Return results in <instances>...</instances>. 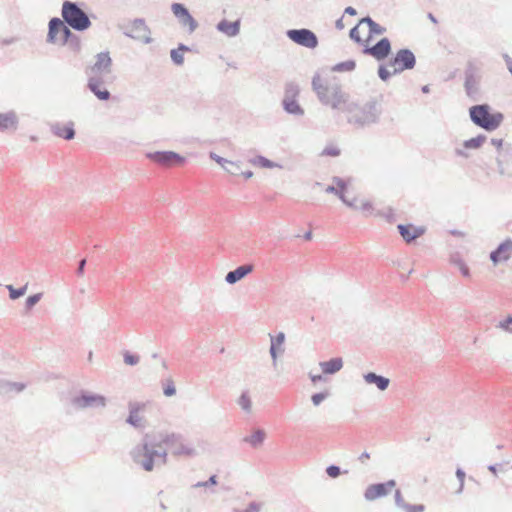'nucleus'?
<instances>
[{
	"label": "nucleus",
	"instance_id": "1",
	"mask_svg": "<svg viewBox=\"0 0 512 512\" xmlns=\"http://www.w3.org/2000/svg\"><path fill=\"white\" fill-rule=\"evenodd\" d=\"M129 456L132 462L146 472L160 468L167 462V450L162 442H155L145 435L141 442L134 445Z\"/></svg>",
	"mask_w": 512,
	"mask_h": 512
},
{
	"label": "nucleus",
	"instance_id": "2",
	"mask_svg": "<svg viewBox=\"0 0 512 512\" xmlns=\"http://www.w3.org/2000/svg\"><path fill=\"white\" fill-rule=\"evenodd\" d=\"M346 120L355 127H367L378 122L381 108L377 101H361L351 98L348 106L343 108Z\"/></svg>",
	"mask_w": 512,
	"mask_h": 512
},
{
	"label": "nucleus",
	"instance_id": "3",
	"mask_svg": "<svg viewBox=\"0 0 512 512\" xmlns=\"http://www.w3.org/2000/svg\"><path fill=\"white\" fill-rule=\"evenodd\" d=\"M312 89L316 93L319 102L333 110L341 111L346 108L351 100V96L345 92L339 84L324 83L319 75L312 79Z\"/></svg>",
	"mask_w": 512,
	"mask_h": 512
},
{
	"label": "nucleus",
	"instance_id": "4",
	"mask_svg": "<svg viewBox=\"0 0 512 512\" xmlns=\"http://www.w3.org/2000/svg\"><path fill=\"white\" fill-rule=\"evenodd\" d=\"M470 118L474 124L487 130H495L502 122L501 113H491L488 105H475L469 109Z\"/></svg>",
	"mask_w": 512,
	"mask_h": 512
},
{
	"label": "nucleus",
	"instance_id": "5",
	"mask_svg": "<svg viewBox=\"0 0 512 512\" xmlns=\"http://www.w3.org/2000/svg\"><path fill=\"white\" fill-rule=\"evenodd\" d=\"M61 14L64 23L77 31H84L91 26L89 17L75 2L65 1Z\"/></svg>",
	"mask_w": 512,
	"mask_h": 512
},
{
	"label": "nucleus",
	"instance_id": "6",
	"mask_svg": "<svg viewBox=\"0 0 512 512\" xmlns=\"http://www.w3.org/2000/svg\"><path fill=\"white\" fill-rule=\"evenodd\" d=\"M125 36L142 44L153 42L152 32L143 19L137 18L121 26Z\"/></svg>",
	"mask_w": 512,
	"mask_h": 512
},
{
	"label": "nucleus",
	"instance_id": "7",
	"mask_svg": "<svg viewBox=\"0 0 512 512\" xmlns=\"http://www.w3.org/2000/svg\"><path fill=\"white\" fill-rule=\"evenodd\" d=\"M300 93L298 84L290 82L285 86L284 97L282 100L283 109L290 115L302 117L305 114L304 108L299 104L297 98Z\"/></svg>",
	"mask_w": 512,
	"mask_h": 512
},
{
	"label": "nucleus",
	"instance_id": "8",
	"mask_svg": "<svg viewBox=\"0 0 512 512\" xmlns=\"http://www.w3.org/2000/svg\"><path fill=\"white\" fill-rule=\"evenodd\" d=\"M129 414L126 423L138 430H144L148 427L147 414L150 405L143 402H131L128 406Z\"/></svg>",
	"mask_w": 512,
	"mask_h": 512
},
{
	"label": "nucleus",
	"instance_id": "9",
	"mask_svg": "<svg viewBox=\"0 0 512 512\" xmlns=\"http://www.w3.org/2000/svg\"><path fill=\"white\" fill-rule=\"evenodd\" d=\"M490 145L497 152V166L498 172L501 175H512L507 169V165L512 163V145L504 142L502 139L492 138L490 140Z\"/></svg>",
	"mask_w": 512,
	"mask_h": 512
},
{
	"label": "nucleus",
	"instance_id": "10",
	"mask_svg": "<svg viewBox=\"0 0 512 512\" xmlns=\"http://www.w3.org/2000/svg\"><path fill=\"white\" fill-rule=\"evenodd\" d=\"M71 34V30L63 20L59 18H52L49 21V31L47 35L48 43L57 46H64L69 40V37H71Z\"/></svg>",
	"mask_w": 512,
	"mask_h": 512
},
{
	"label": "nucleus",
	"instance_id": "11",
	"mask_svg": "<svg viewBox=\"0 0 512 512\" xmlns=\"http://www.w3.org/2000/svg\"><path fill=\"white\" fill-rule=\"evenodd\" d=\"M287 37L294 43L309 49H314L318 45L317 36L309 29L302 28L288 30Z\"/></svg>",
	"mask_w": 512,
	"mask_h": 512
},
{
	"label": "nucleus",
	"instance_id": "12",
	"mask_svg": "<svg viewBox=\"0 0 512 512\" xmlns=\"http://www.w3.org/2000/svg\"><path fill=\"white\" fill-rule=\"evenodd\" d=\"M416 60L414 54L408 49L399 50L395 57L390 60L388 66L393 69V73H400L415 66Z\"/></svg>",
	"mask_w": 512,
	"mask_h": 512
},
{
	"label": "nucleus",
	"instance_id": "13",
	"mask_svg": "<svg viewBox=\"0 0 512 512\" xmlns=\"http://www.w3.org/2000/svg\"><path fill=\"white\" fill-rule=\"evenodd\" d=\"M395 485L396 482L394 480H389L386 483L371 484L364 492V499L371 502L385 497L392 491Z\"/></svg>",
	"mask_w": 512,
	"mask_h": 512
},
{
	"label": "nucleus",
	"instance_id": "14",
	"mask_svg": "<svg viewBox=\"0 0 512 512\" xmlns=\"http://www.w3.org/2000/svg\"><path fill=\"white\" fill-rule=\"evenodd\" d=\"M171 11L174 14V16L178 19L179 23L183 27H187L190 33H193L197 29L198 23L191 16L188 9L183 4L173 3L171 5Z\"/></svg>",
	"mask_w": 512,
	"mask_h": 512
},
{
	"label": "nucleus",
	"instance_id": "15",
	"mask_svg": "<svg viewBox=\"0 0 512 512\" xmlns=\"http://www.w3.org/2000/svg\"><path fill=\"white\" fill-rule=\"evenodd\" d=\"M94 76H105L111 73L112 59L109 52H100L94 57V63L90 68Z\"/></svg>",
	"mask_w": 512,
	"mask_h": 512
},
{
	"label": "nucleus",
	"instance_id": "16",
	"mask_svg": "<svg viewBox=\"0 0 512 512\" xmlns=\"http://www.w3.org/2000/svg\"><path fill=\"white\" fill-rule=\"evenodd\" d=\"M486 140L487 137L484 135H478L477 137L465 140L461 147L455 149V153L460 157L468 158L470 156L469 151L481 148Z\"/></svg>",
	"mask_w": 512,
	"mask_h": 512
},
{
	"label": "nucleus",
	"instance_id": "17",
	"mask_svg": "<svg viewBox=\"0 0 512 512\" xmlns=\"http://www.w3.org/2000/svg\"><path fill=\"white\" fill-rule=\"evenodd\" d=\"M391 51V44L387 38H382L375 45L368 47L366 46L364 52L373 56L377 60L385 59Z\"/></svg>",
	"mask_w": 512,
	"mask_h": 512
},
{
	"label": "nucleus",
	"instance_id": "18",
	"mask_svg": "<svg viewBox=\"0 0 512 512\" xmlns=\"http://www.w3.org/2000/svg\"><path fill=\"white\" fill-rule=\"evenodd\" d=\"M76 405L80 408H103L106 405V401L103 396L84 393L76 399Z\"/></svg>",
	"mask_w": 512,
	"mask_h": 512
},
{
	"label": "nucleus",
	"instance_id": "19",
	"mask_svg": "<svg viewBox=\"0 0 512 512\" xmlns=\"http://www.w3.org/2000/svg\"><path fill=\"white\" fill-rule=\"evenodd\" d=\"M148 157L157 162V163H160L162 165H171L172 163H175V162H183L184 158L175 153V152H172V151H157V152H153V153H149L148 154Z\"/></svg>",
	"mask_w": 512,
	"mask_h": 512
},
{
	"label": "nucleus",
	"instance_id": "20",
	"mask_svg": "<svg viewBox=\"0 0 512 512\" xmlns=\"http://www.w3.org/2000/svg\"><path fill=\"white\" fill-rule=\"evenodd\" d=\"M512 255V241L506 240L490 254V259L494 265L507 261Z\"/></svg>",
	"mask_w": 512,
	"mask_h": 512
},
{
	"label": "nucleus",
	"instance_id": "21",
	"mask_svg": "<svg viewBox=\"0 0 512 512\" xmlns=\"http://www.w3.org/2000/svg\"><path fill=\"white\" fill-rule=\"evenodd\" d=\"M363 380L366 385H373L381 392L385 391L390 384V380L388 378L378 375L374 372L364 374Z\"/></svg>",
	"mask_w": 512,
	"mask_h": 512
},
{
	"label": "nucleus",
	"instance_id": "22",
	"mask_svg": "<svg viewBox=\"0 0 512 512\" xmlns=\"http://www.w3.org/2000/svg\"><path fill=\"white\" fill-rule=\"evenodd\" d=\"M341 200L348 207L353 208L355 210L368 211L370 209V203L366 199L356 196L350 197L349 193L346 195L341 194Z\"/></svg>",
	"mask_w": 512,
	"mask_h": 512
},
{
	"label": "nucleus",
	"instance_id": "23",
	"mask_svg": "<svg viewBox=\"0 0 512 512\" xmlns=\"http://www.w3.org/2000/svg\"><path fill=\"white\" fill-rule=\"evenodd\" d=\"M398 230L403 239L407 242H411L412 240L418 238L423 235L425 229L423 227H415L412 225H398Z\"/></svg>",
	"mask_w": 512,
	"mask_h": 512
},
{
	"label": "nucleus",
	"instance_id": "24",
	"mask_svg": "<svg viewBox=\"0 0 512 512\" xmlns=\"http://www.w3.org/2000/svg\"><path fill=\"white\" fill-rule=\"evenodd\" d=\"M217 30L228 37H235L240 32V20L229 22L227 20H221L217 26Z\"/></svg>",
	"mask_w": 512,
	"mask_h": 512
},
{
	"label": "nucleus",
	"instance_id": "25",
	"mask_svg": "<svg viewBox=\"0 0 512 512\" xmlns=\"http://www.w3.org/2000/svg\"><path fill=\"white\" fill-rule=\"evenodd\" d=\"M319 367L322 374L332 375L341 370L343 367V361L341 358H333L329 361L320 362Z\"/></svg>",
	"mask_w": 512,
	"mask_h": 512
},
{
	"label": "nucleus",
	"instance_id": "26",
	"mask_svg": "<svg viewBox=\"0 0 512 512\" xmlns=\"http://www.w3.org/2000/svg\"><path fill=\"white\" fill-rule=\"evenodd\" d=\"M252 271V266H240L237 269L226 274L225 280L229 284H234L244 278Z\"/></svg>",
	"mask_w": 512,
	"mask_h": 512
},
{
	"label": "nucleus",
	"instance_id": "27",
	"mask_svg": "<svg viewBox=\"0 0 512 512\" xmlns=\"http://www.w3.org/2000/svg\"><path fill=\"white\" fill-rule=\"evenodd\" d=\"M90 90L94 93V95L100 100H108L110 97V93L107 89L102 87V84L96 80L95 78H91L88 84Z\"/></svg>",
	"mask_w": 512,
	"mask_h": 512
},
{
	"label": "nucleus",
	"instance_id": "28",
	"mask_svg": "<svg viewBox=\"0 0 512 512\" xmlns=\"http://www.w3.org/2000/svg\"><path fill=\"white\" fill-rule=\"evenodd\" d=\"M17 125V117L13 112L0 114V129L15 130Z\"/></svg>",
	"mask_w": 512,
	"mask_h": 512
},
{
	"label": "nucleus",
	"instance_id": "29",
	"mask_svg": "<svg viewBox=\"0 0 512 512\" xmlns=\"http://www.w3.org/2000/svg\"><path fill=\"white\" fill-rule=\"evenodd\" d=\"M249 163L255 167H260V168H267V169L282 168V166L280 164L273 162L263 156H256L254 158H251L249 160Z\"/></svg>",
	"mask_w": 512,
	"mask_h": 512
},
{
	"label": "nucleus",
	"instance_id": "30",
	"mask_svg": "<svg viewBox=\"0 0 512 512\" xmlns=\"http://www.w3.org/2000/svg\"><path fill=\"white\" fill-rule=\"evenodd\" d=\"M335 184L329 185L326 187L325 191L327 193H333L337 195L341 199V194L346 195L348 194V187L347 185L340 179H337L334 181Z\"/></svg>",
	"mask_w": 512,
	"mask_h": 512
},
{
	"label": "nucleus",
	"instance_id": "31",
	"mask_svg": "<svg viewBox=\"0 0 512 512\" xmlns=\"http://www.w3.org/2000/svg\"><path fill=\"white\" fill-rule=\"evenodd\" d=\"M360 25H367L368 35L378 34L381 35L385 32V28L374 22L370 17H365L360 20Z\"/></svg>",
	"mask_w": 512,
	"mask_h": 512
},
{
	"label": "nucleus",
	"instance_id": "32",
	"mask_svg": "<svg viewBox=\"0 0 512 512\" xmlns=\"http://www.w3.org/2000/svg\"><path fill=\"white\" fill-rule=\"evenodd\" d=\"M65 45H67L68 48L74 53H79L81 51V39L74 33L71 34V37H69V40Z\"/></svg>",
	"mask_w": 512,
	"mask_h": 512
},
{
	"label": "nucleus",
	"instance_id": "33",
	"mask_svg": "<svg viewBox=\"0 0 512 512\" xmlns=\"http://www.w3.org/2000/svg\"><path fill=\"white\" fill-rule=\"evenodd\" d=\"M27 287H28V284H25L23 287L18 288V289L14 288V286H12V285L6 286V288L9 291V296L12 300H16V299L24 296L25 293L27 292Z\"/></svg>",
	"mask_w": 512,
	"mask_h": 512
},
{
	"label": "nucleus",
	"instance_id": "34",
	"mask_svg": "<svg viewBox=\"0 0 512 512\" xmlns=\"http://www.w3.org/2000/svg\"><path fill=\"white\" fill-rule=\"evenodd\" d=\"M188 48L184 45H180V47L176 50H172L171 51V59L174 61L175 64L177 65H182L183 62H184V57H183V51L187 50Z\"/></svg>",
	"mask_w": 512,
	"mask_h": 512
},
{
	"label": "nucleus",
	"instance_id": "35",
	"mask_svg": "<svg viewBox=\"0 0 512 512\" xmlns=\"http://www.w3.org/2000/svg\"><path fill=\"white\" fill-rule=\"evenodd\" d=\"M55 134L65 139H72L75 135V132L71 126L55 127Z\"/></svg>",
	"mask_w": 512,
	"mask_h": 512
},
{
	"label": "nucleus",
	"instance_id": "36",
	"mask_svg": "<svg viewBox=\"0 0 512 512\" xmlns=\"http://www.w3.org/2000/svg\"><path fill=\"white\" fill-rule=\"evenodd\" d=\"M354 68H355V62L353 60H348V61L336 64L332 68V71H335V72H348V71L354 70Z\"/></svg>",
	"mask_w": 512,
	"mask_h": 512
},
{
	"label": "nucleus",
	"instance_id": "37",
	"mask_svg": "<svg viewBox=\"0 0 512 512\" xmlns=\"http://www.w3.org/2000/svg\"><path fill=\"white\" fill-rule=\"evenodd\" d=\"M238 405L246 412L250 413L251 410H252V403H251V400L249 398V396L247 395V393H243L238 401H237Z\"/></svg>",
	"mask_w": 512,
	"mask_h": 512
},
{
	"label": "nucleus",
	"instance_id": "38",
	"mask_svg": "<svg viewBox=\"0 0 512 512\" xmlns=\"http://www.w3.org/2000/svg\"><path fill=\"white\" fill-rule=\"evenodd\" d=\"M264 437H265V433L263 431H256L255 433H253L248 439L247 441L249 443H251L253 446H258L260 445L263 440H264Z\"/></svg>",
	"mask_w": 512,
	"mask_h": 512
},
{
	"label": "nucleus",
	"instance_id": "39",
	"mask_svg": "<svg viewBox=\"0 0 512 512\" xmlns=\"http://www.w3.org/2000/svg\"><path fill=\"white\" fill-rule=\"evenodd\" d=\"M497 328L505 331V332H508V333H511L512 334V316H507L506 319L500 321L497 325H496Z\"/></svg>",
	"mask_w": 512,
	"mask_h": 512
},
{
	"label": "nucleus",
	"instance_id": "40",
	"mask_svg": "<svg viewBox=\"0 0 512 512\" xmlns=\"http://www.w3.org/2000/svg\"><path fill=\"white\" fill-rule=\"evenodd\" d=\"M393 74V69H391L388 65H381L378 69V75L383 81H386Z\"/></svg>",
	"mask_w": 512,
	"mask_h": 512
},
{
	"label": "nucleus",
	"instance_id": "41",
	"mask_svg": "<svg viewBox=\"0 0 512 512\" xmlns=\"http://www.w3.org/2000/svg\"><path fill=\"white\" fill-rule=\"evenodd\" d=\"M328 396H329L328 391L316 393V394L312 395L311 401L314 406H319L326 398H328Z\"/></svg>",
	"mask_w": 512,
	"mask_h": 512
},
{
	"label": "nucleus",
	"instance_id": "42",
	"mask_svg": "<svg viewBox=\"0 0 512 512\" xmlns=\"http://www.w3.org/2000/svg\"><path fill=\"white\" fill-rule=\"evenodd\" d=\"M240 168H241V165L239 162H234V161L229 160L227 163V167H225L224 170L230 174L236 175L239 173Z\"/></svg>",
	"mask_w": 512,
	"mask_h": 512
},
{
	"label": "nucleus",
	"instance_id": "43",
	"mask_svg": "<svg viewBox=\"0 0 512 512\" xmlns=\"http://www.w3.org/2000/svg\"><path fill=\"white\" fill-rule=\"evenodd\" d=\"M284 352L283 346H275V350H272V344L270 345V354L273 360V366L277 368V357L282 355Z\"/></svg>",
	"mask_w": 512,
	"mask_h": 512
},
{
	"label": "nucleus",
	"instance_id": "44",
	"mask_svg": "<svg viewBox=\"0 0 512 512\" xmlns=\"http://www.w3.org/2000/svg\"><path fill=\"white\" fill-rule=\"evenodd\" d=\"M42 298V293H37L34 295L29 296L26 299V309H31L34 305H36L40 299Z\"/></svg>",
	"mask_w": 512,
	"mask_h": 512
},
{
	"label": "nucleus",
	"instance_id": "45",
	"mask_svg": "<svg viewBox=\"0 0 512 512\" xmlns=\"http://www.w3.org/2000/svg\"><path fill=\"white\" fill-rule=\"evenodd\" d=\"M404 512H424L425 506L423 504H409L407 503L406 506L402 509Z\"/></svg>",
	"mask_w": 512,
	"mask_h": 512
},
{
	"label": "nucleus",
	"instance_id": "46",
	"mask_svg": "<svg viewBox=\"0 0 512 512\" xmlns=\"http://www.w3.org/2000/svg\"><path fill=\"white\" fill-rule=\"evenodd\" d=\"M363 26L364 25H360L359 22L357 26L352 28L350 31V38L356 42H361L360 30L362 29Z\"/></svg>",
	"mask_w": 512,
	"mask_h": 512
},
{
	"label": "nucleus",
	"instance_id": "47",
	"mask_svg": "<svg viewBox=\"0 0 512 512\" xmlns=\"http://www.w3.org/2000/svg\"><path fill=\"white\" fill-rule=\"evenodd\" d=\"M271 343H272V350H275V346H283L285 335L284 333H279L276 337H270Z\"/></svg>",
	"mask_w": 512,
	"mask_h": 512
},
{
	"label": "nucleus",
	"instance_id": "48",
	"mask_svg": "<svg viewBox=\"0 0 512 512\" xmlns=\"http://www.w3.org/2000/svg\"><path fill=\"white\" fill-rule=\"evenodd\" d=\"M326 473L331 478H337L341 474L340 467L331 465L326 468Z\"/></svg>",
	"mask_w": 512,
	"mask_h": 512
},
{
	"label": "nucleus",
	"instance_id": "49",
	"mask_svg": "<svg viewBox=\"0 0 512 512\" xmlns=\"http://www.w3.org/2000/svg\"><path fill=\"white\" fill-rule=\"evenodd\" d=\"M124 362L127 365H136L139 363V357L130 353H125Z\"/></svg>",
	"mask_w": 512,
	"mask_h": 512
},
{
	"label": "nucleus",
	"instance_id": "50",
	"mask_svg": "<svg viewBox=\"0 0 512 512\" xmlns=\"http://www.w3.org/2000/svg\"><path fill=\"white\" fill-rule=\"evenodd\" d=\"M407 502L404 501L401 492L399 490H396L395 492V505L399 509H403L404 506H406Z\"/></svg>",
	"mask_w": 512,
	"mask_h": 512
},
{
	"label": "nucleus",
	"instance_id": "51",
	"mask_svg": "<svg viewBox=\"0 0 512 512\" xmlns=\"http://www.w3.org/2000/svg\"><path fill=\"white\" fill-rule=\"evenodd\" d=\"M164 395L167 397L174 396L176 394L175 386L172 382H169L164 388Z\"/></svg>",
	"mask_w": 512,
	"mask_h": 512
},
{
	"label": "nucleus",
	"instance_id": "52",
	"mask_svg": "<svg viewBox=\"0 0 512 512\" xmlns=\"http://www.w3.org/2000/svg\"><path fill=\"white\" fill-rule=\"evenodd\" d=\"M310 378H311V381L316 384L318 381H322V382H325L326 381V377L323 376L322 374H313V373H310Z\"/></svg>",
	"mask_w": 512,
	"mask_h": 512
},
{
	"label": "nucleus",
	"instance_id": "53",
	"mask_svg": "<svg viewBox=\"0 0 512 512\" xmlns=\"http://www.w3.org/2000/svg\"><path fill=\"white\" fill-rule=\"evenodd\" d=\"M456 477L460 481V490H461L463 487V483H464L465 473L461 469H457Z\"/></svg>",
	"mask_w": 512,
	"mask_h": 512
},
{
	"label": "nucleus",
	"instance_id": "54",
	"mask_svg": "<svg viewBox=\"0 0 512 512\" xmlns=\"http://www.w3.org/2000/svg\"><path fill=\"white\" fill-rule=\"evenodd\" d=\"M459 268H460L461 273H462L464 276H466V277H468V276H469V269H468V267H467L466 265H464V264H460V265H459Z\"/></svg>",
	"mask_w": 512,
	"mask_h": 512
},
{
	"label": "nucleus",
	"instance_id": "55",
	"mask_svg": "<svg viewBox=\"0 0 512 512\" xmlns=\"http://www.w3.org/2000/svg\"><path fill=\"white\" fill-rule=\"evenodd\" d=\"M345 14H348V15H351V16H354L357 14L356 10L353 8V7H346L345 8Z\"/></svg>",
	"mask_w": 512,
	"mask_h": 512
},
{
	"label": "nucleus",
	"instance_id": "56",
	"mask_svg": "<svg viewBox=\"0 0 512 512\" xmlns=\"http://www.w3.org/2000/svg\"><path fill=\"white\" fill-rule=\"evenodd\" d=\"M229 160L225 159V158H220L219 161L217 162V164H219L221 166L222 169H225V167H227V163H228Z\"/></svg>",
	"mask_w": 512,
	"mask_h": 512
},
{
	"label": "nucleus",
	"instance_id": "57",
	"mask_svg": "<svg viewBox=\"0 0 512 512\" xmlns=\"http://www.w3.org/2000/svg\"><path fill=\"white\" fill-rule=\"evenodd\" d=\"M177 453L191 455L192 454V450H190L188 448H185V447H182L181 450H179Z\"/></svg>",
	"mask_w": 512,
	"mask_h": 512
},
{
	"label": "nucleus",
	"instance_id": "58",
	"mask_svg": "<svg viewBox=\"0 0 512 512\" xmlns=\"http://www.w3.org/2000/svg\"><path fill=\"white\" fill-rule=\"evenodd\" d=\"M259 509L256 505L252 504L250 505L249 509L246 510V512H258Z\"/></svg>",
	"mask_w": 512,
	"mask_h": 512
},
{
	"label": "nucleus",
	"instance_id": "59",
	"mask_svg": "<svg viewBox=\"0 0 512 512\" xmlns=\"http://www.w3.org/2000/svg\"><path fill=\"white\" fill-rule=\"evenodd\" d=\"M210 158L213 159L217 163L221 157L219 155H217L216 153L211 152Z\"/></svg>",
	"mask_w": 512,
	"mask_h": 512
},
{
	"label": "nucleus",
	"instance_id": "60",
	"mask_svg": "<svg viewBox=\"0 0 512 512\" xmlns=\"http://www.w3.org/2000/svg\"><path fill=\"white\" fill-rule=\"evenodd\" d=\"M336 28L337 29H343L344 28V24H343L342 19H339V20L336 21Z\"/></svg>",
	"mask_w": 512,
	"mask_h": 512
},
{
	"label": "nucleus",
	"instance_id": "61",
	"mask_svg": "<svg viewBox=\"0 0 512 512\" xmlns=\"http://www.w3.org/2000/svg\"><path fill=\"white\" fill-rule=\"evenodd\" d=\"M207 482H209V485H216L217 484L216 476H211Z\"/></svg>",
	"mask_w": 512,
	"mask_h": 512
},
{
	"label": "nucleus",
	"instance_id": "62",
	"mask_svg": "<svg viewBox=\"0 0 512 512\" xmlns=\"http://www.w3.org/2000/svg\"><path fill=\"white\" fill-rule=\"evenodd\" d=\"M85 263H86V261H85V260H82V261L80 262V265H79V268H78V272H79V273H82V271H83V269H84V266H85Z\"/></svg>",
	"mask_w": 512,
	"mask_h": 512
},
{
	"label": "nucleus",
	"instance_id": "63",
	"mask_svg": "<svg viewBox=\"0 0 512 512\" xmlns=\"http://www.w3.org/2000/svg\"><path fill=\"white\" fill-rule=\"evenodd\" d=\"M245 178L249 179L253 177V172L247 171L242 174Z\"/></svg>",
	"mask_w": 512,
	"mask_h": 512
},
{
	"label": "nucleus",
	"instance_id": "64",
	"mask_svg": "<svg viewBox=\"0 0 512 512\" xmlns=\"http://www.w3.org/2000/svg\"><path fill=\"white\" fill-rule=\"evenodd\" d=\"M488 469L494 474L497 475V468L494 465H490Z\"/></svg>",
	"mask_w": 512,
	"mask_h": 512
}]
</instances>
